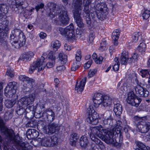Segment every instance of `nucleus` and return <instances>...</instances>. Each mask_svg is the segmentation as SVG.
<instances>
[{"instance_id":"a211bd4d","label":"nucleus","mask_w":150,"mask_h":150,"mask_svg":"<svg viewBox=\"0 0 150 150\" xmlns=\"http://www.w3.org/2000/svg\"><path fill=\"white\" fill-rule=\"evenodd\" d=\"M87 77H84L81 81H78L75 85V90L79 93H81L83 91L86 81Z\"/></svg>"},{"instance_id":"338daca9","label":"nucleus","mask_w":150,"mask_h":150,"mask_svg":"<svg viewBox=\"0 0 150 150\" xmlns=\"http://www.w3.org/2000/svg\"><path fill=\"white\" fill-rule=\"evenodd\" d=\"M65 69V67L62 65L61 66H58L57 67V69L58 71H61L64 70Z\"/></svg>"},{"instance_id":"680f3d73","label":"nucleus","mask_w":150,"mask_h":150,"mask_svg":"<svg viewBox=\"0 0 150 150\" xmlns=\"http://www.w3.org/2000/svg\"><path fill=\"white\" fill-rule=\"evenodd\" d=\"M120 64V63L118 62L117 64L115 63L113 66V69L114 71H117L119 70Z\"/></svg>"},{"instance_id":"603ef678","label":"nucleus","mask_w":150,"mask_h":150,"mask_svg":"<svg viewBox=\"0 0 150 150\" xmlns=\"http://www.w3.org/2000/svg\"><path fill=\"white\" fill-rule=\"evenodd\" d=\"M6 74L11 78L13 77L14 73L13 69L11 68H8L6 72Z\"/></svg>"},{"instance_id":"b1692460","label":"nucleus","mask_w":150,"mask_h":150,"mask_svg":"<svg viewBox=\"0 0 150 150\" xmlns=\"http://www.w3.org/2000/svg\"><path fill=\"white\" fill-rule=\"evenodd\" d=\"M17 36H16L14 34V30L12 34L11 35L10 37V42L11 45L15 48H18L20 47L18 43Z\"/></svg>"},{"instance_id":"412c9836","label":"nucleus","mask_w":150,"mask_h":150,"mask_svg":"<svg viewBox=\"0 0 150 150\" xmlns=\"http://www.w3.org/2000/svg\"><path fill=\"white\" fill-rule=\"evenodd\" d=\"M42 116L46 117L47 119L50 122L53 121L55 118L54 113L50 109L46 110L42 113Z\"/></svg>"},{"instance_id":"6ab92c4d","label":"nucleus","mask_w":150,"mask_h":150,"mask_svg":"<svg viewBox=\"0 0 150 150\" xmlns=\"http://www.w3.org/2000/svg\"><path fill=\"white\" fill-rule=\"evenodd\" d=\"M134 88L136 93L139 94L141 96L147 97L149 95V91L146 88H143L139 85L134 87Z\"/></svg>"},{"instance_id":"7ed1b4c3","label":"nucleus","mask_w":150,"mask_h":150,"mask_svg":"<svg viewBox=\"0 0 150 150\" xmlns=\"http://www.w3.org/2000/svg\"><path fill=\"white\" fill-rule=\"evenodd\" d=\"M93 101V106L95 108L99 106L101 107H106L110 105L112 103L111 98L108 96H104L102 94L96 93L94 94Z\"/></svg>"},{"instance_id":"f8f14e48","label":"nucleus","mask_w":150,"mask_h":150,"mask_svg":"<svg viewBox=\"0 0 150 150\" xmlns=\"http://www.w3.org/2000/svg\"><path fill=\"white\" fill-rule=\"evenodd\" d=\"M127 95V103L132 106L138 107L141 101V99L138 97H136L132 91L129 92Z\"/></svg>"},{"instance_id":"473e14b6","label":"nucleus","mask_w":150,"mask_h":150,"mask_svg":"<svg viewBox=\"0 0 150 150\" xmlns=\"http://www.w3.org/2000/svg\"><path fill=\"white\" fill-rule=\"evenodd\" d=\"M96 145L93 144L91 146V150H102L104 148V146L101 142L100 144L95 143Z\"/></svg>"},{"instance_id":"de8ad7c7","label":"nucleus","mask_w":150,"mask_h":150,"mask_svg":"<svg viewBox=\"0 0 150 150\" xmlns=\"http://www.w3.org/2000/svg\"><path fill=\"white\" fill-rule=\"evenodd\" d=\"M80 62L75 61L74 62L71 66V70L72 71H76L80 66Z\"/></svg>"},{"instance_id":"58836bf2","label":"nucleus","mask_w":150,"mask_h":150,"mask_svg":"<svg viewBox=\"0 0 150 150\" xmlns=\"http://www.w3.org/2000/svg\"><path fill=\"white\" fill-rule=\"evenodd\" d=\"M137 145L139 149H137L136 150H150L149 147H146L144 144L141 142H137Z\"/></svg>"},{"instance_id":"f3484780","label":"nucleus","mask_w":150,"mask_h":150,"mask_svg":"<svg viewBox=\"0 0 150 150\" xmlns=\"http://www.w3.org/2000/svg\"><path fill=\"white\" fill-rule=\"evenodd\" d=\"M58 14L59 21L63 25H67L69 23V18L67 11L62 10L60 11Z\"/></svg>"},{"instance_id":"0e129e2a","label":"nucleus","mask_w":150,"mask_h":150,"mask_svg":"<svg viewBox=\"0 0 150 150\" xmlns=\"http://www.w3.org/2000/svg\"><path fill=\"white\" fill-rule=\"evenodd\" d=\"M94 38V34L93 32L91 33L89 35V40L90 42H93Z\"/></svg>"},{"instance_id":"0eeeda50","label":"nucleus","mask_w":150,"mask_h":150,"mask_svg":"<svg viewBox=\"0 0 150 150\" xmlns=\"http://www.w3.org/2000/svg\"><path fill=\"white\" fill-rule=\"evenodd\" d=\"M58 31L68 40L75 39V36L73 24H70L64 28H59L58 29Z\"/></svg>"},{"instance_id":"9d476101","label":"nucleus","mask_w":150,"mask_h":150,"mask_svg":"<svg viewBox=\"0 0 150 150\" xmlns=\"http://www.w3.org/2000/svg\"><path fill=\"white\" fill-rule=\"evenodd\" d=\"M58 138L55 136L51 137H46L42 138L41 141L42 146L46 147H51L56 145L57 143Z\"/></svg>"},{"instance_id":"bf43d9fd","label":"nucleus","mask_w":150,"mask_h":150,"mask_svg":"<svg viewBox=\"0 0 150 150\" xmlns=\"http://www.w3.org/2000/svg\"><path fill=\"white\" fill-rule=\"evenodd\" d=\"M92 61L91 60H89L84 65V68L86 69H87L89 68L92 64Z\"/></svg>"},{"instance_id":"423d86ee","label":"nucleus","mask_w":150,"mask_h":150,"mask_svg":"<svg viewBox=\"0 0 150 150\" xmlns=\"http://www.w3.org/2000/svg\"><path fill=\"white\" fill-rule=\"evenodd\" d=\"M0 129L2 135L9 141H13L15 137L14 130L4 125L3 120L0 117Z\"/></svg>"},{"instance_id":"8fccbe9b","label":"nucleus","mask_w":150,"mask_h":150,"mask_svg":"<svg viewBox=\"0 0 150 150\" xmlns=\"http://www.w3.org/2000/svg\"><path fill=\"white\" fill-rule=\"evenodd\" d=\"M97 71V68L90 69L88 74V77L90 78L93 76L96 73Z\"/></svg>"},{"instance_id":"e2e57ef3","label":"nucleus","mask_w":150,"mask_h":150,"mask_svg":"<svg viewBox=\"0 0 150 150\" xmlns=\"http://www.w3.org/2000/svg\"><path fill=\"white\" fill-rule=\"evenodd\" d=\"M26 126L27 127H33L35 126V124L34 123V122L33 121H31L29 122L26 124Z\"/></svg>"},{"instance_id":"c85d7f7f","label":"nucleus","mask_w":150,"mask_h":150,"mask_svg":"<svg viewBox=\"0 0 150 150\" xmlns=\"http://www.w3.org/2000/svg\"><path fill=\"white\" fill-rule=\"evenodd\" d=\"M122 111V106L119 103L115 104L114 106L113 111L117 116H120Z\"/></svg>"},{"instance_id":"f704fd0d","label":"nucleus","mask_w":150,"mask_h":150,"mask_svg":"<svg viewBox=\"0 0 150 150\" xmlns=\"http://www.w3.org/2000/svg\"><path fill=\"white\" fill-rule=\"evenodd\" d=\"M51 45L54 50L57 51L59 48L60 43L59 41L55 40L51 42Z\"/></svg>"},{"instance_id":"69168bd1","label":"nucleus","mask_w":150,"mask_h":150,"mask_svg":"<svg viewBox=\"0 0 150 150\" xmlns=\"http://www.w3.org/2000/svg\"><path fill=\"white\" fill-rule=\"evenodd\" d=\"M96 9L97 10L99 11H103L102 6L100 4H97L96 6Z\"/></svg>"},{"instance_id":"393cba45","label":"nucleus","mask_w":150,"mask_h":150,"mask_svg":"<svg viewBox=\"0 0 150 150\" xmlns=\"http://www.w3.org/2000/svg\"><path fill=\"white\" fill-rule=\"evenodd\" d=\"M120 63L122 65H125L128 61L129 62V58L128 55V52L125 51H124L122 52L120 59Z\"/></svg>"},{"instance_id":"4468645a","label":"nucleus","mask_w":150,"mask_h":150,"mask_svg":"<svg viewBox=\"0 0 150 150\" xmlns=\"http://www.w3.org/2000/svg\"><path fill=\"white\" fill-rule=\"evenodd\" d=\"M150 129V122H141L137 124V130L141 133H146Z\"/></svg>"},{"instance_id":"ea45409f","label":"nucleus","mask_w":150,"mask_h":150,"mask_svg":"<svg viewBox=\"0 0 150 150\" xmlns=\"http://www.w3.org/2000/svg\"><path fill=\"white\" fill-rule=\"evenodd\" d=\"M44 108V104L41 102L37 104L36 105L35 111L38 113H41L42 111V109Z\"/></svg>"},{"instance_id":"aec40b11","label":"nucleus","mask_w":150,"mask_h":150,"mask_svg":"<svg viewBox=\"0 0 150 150\" xmlns=\"http://www.w3.org/2000/svg\"><path fill=\"white\" fill-rule=\"evenodd\" d=\"M16 90L15 89H11L8 87H6L4 89V94L9 98H13L15 100L18 98V96L16 94Z\"/></svg>"},{"instance_id":"a878e982","label":"nucleus","mask_w":150,"mask_h":150,"mask_svg":"<svg viewBox=\"0 0 150 150\" xmlns=\"http://www.w3.org/2000/svg\"><path fill=\"white\" fill-rule=\"evenodd\" d=\"M48 6L50 11L49 16L50 18H53L56 15V5L54 3H50L48 4Z\"/></svg>"},{"instance_id":"052dcab7","label":"nucleus","mask_w":150,"mask_h":150,"mask_svg":"<svg viewBox=\"0 0 150 150\" xmlns=\"http://www.w3.org/2000/svg\"><path fill=\"white\" fill-rule=\"evenodd\" d=\"M103 60V58L102 57L100 56L97 58L95 61V62L97 64H100L102 63Z\"/></svg>"},{"instance_id":"20e7f679","label":"nucleus","mask_w":150,"mask_h":150,"mask_svg":"<svg viewBox=\"0 0 150 150\" xmlns=\"http://www.w3.org/2000/svg\"><path fill=\"white\" fill-rule=\"evenodd\" d=\"M74 9L73 11L74 17L77 25L80 28H83L84 25L82 19L81 17V10L83 8L82 6V0H74Z\"/></svg>"},{"instance_id":"ddd939ff","label":"nucleus","mask_w":150,"mask_h":150,"mask_svg":"<svg viewBox=\"0 0 150 150\" xmlns=\"http://www.w3.org/2000/svg\"><path fill=\"white\" fill-rule=\"evenodd\" d=\"M91 1L90 0H83V4L84 6L83 15L86 18L87 24L90 26L91 23L90 16V10L89 5Z\"/></svg>"},{"instance_id":"bb28decb","label":"nucleus","mask_w":150,"mask_h":150,"mask_svg":"<svg viewBox=\"0 0 150 150\" xmlns=\"http://www.w3.org/2000/svg\"><path fill=\"white\" fill-rule=\"evenodd\" d=\"M17 108V113L19 115H21L25 112L26 110L29 109L30 111H33L34 106H29L26 108H24L21 106H18Z\"/></svg>"},{"instance_id":"79ce46f5","label":"nucleus","mask_w":150,"mask_h":150,"mask_svg":"<svg viewBox=\"0 0 150 150\" xmlns=\"http://www.w3.org/2000/svg\"><path fill=\"white\" fill-rule=\"evenodd\" d=\"M16 100L13 98L11 100H7L5 104L6 107L8 108L12 107L15 104Z\"/></svg>"},{"instance_id":"c756f323","label":"nucleus","mask_w":150,"mask_h":150,"mask_svg":"<svg viewBox=\"0 0 150 150\" xmlns=\"http://www.w3.org/2000/svg\"><path fill=\"white\" fill-rule=\"evenodd\" d=\"M34 55V53L31 51H29L26 52L22 55L21 58L24 60H30L33 58Z\"/></svg>"},{"instance_id":"9b49d317","label":"nucleus","mask_w":150,"mask_h":150,"mask_svg":"<svg viewBox=\"0 0 150 150\" xmlns=\"http://www.w3.org/2000/svg\"><path fill=\"white\" fill-rule=\"evenodd\" d=\"M4 17L3 19H0V36H4L6 39V34L9 30L8 26V21Z\"/></svg>"},{"instance_id":"a19ab883","label":"nucleus","mask_w":150,"mask_h":150,"mask_svg":"<svg viewBox=\"0 0 150 150\" xmlns=\"http://www.w3.org/2000/svg\"><path fill=\"white\" fill-rule=\"evenodd\" d=\"M107 14V13L103 11H99L97 13V16L98 18L101 20H103L104 19Z\"/></svg>"},{"instance_id":"f03ea898","label":"nucleus","mask_w":150,"mask_h":150,"mask_svg":"<svg viewBox=\"0 0 150 150\" xmlns=\"http://www.w3.org/2000/svg\"><path fill=\"white\" fill-rule=\"evenodd\" d=\"M110 129H104L101 126L94 127H91L88 130V133L91 139L95 143H101V141L97 138L98 137L101 139L105 140L106 137L110 132Z\"/></svg>"},{"instance_id":"39448f33","label":"nucleus","mask_w":150,"mask_h":150,"mask_svg":"<svg viewBox=\"0 0 150 150\" xmlns=\"http://www.w3.org/2000/svg\"><path fill=\"white\" fill-rule=\"evenodd\" d=\"M120 131L116 128L110 129L107 137L105 140V142L108 144H112L117 147L120 146V144L118 143L115 139L118 135H120Z\"/></svg>"},{"instance_id":"37998d69","label":"nucleus","mask_w":150,"mask_h":150,"mask_svg":"<svg viewBox=\"0 0 150 150\" xmlns=\"http://www.w3.org/2000/svg\"><path fill=\"white\" fill-rule=\"evenodd\" d=\"M106 40L105 39H103L100 43V46L98 50L101 51H103L106 50Z\"/></svg>"},{"instance_id":"3c124183","label":"nucleus","mask_w":150,"mask_h":150,"mask_svg":"<svg viewBox=\"0 0 150 150\" xmlns=\"http://www.w3.org/2000/svg\"><path fill=\"white\" fill-rule=\"evenodd\" d=\"M0 6L2 14H3V13L6 14L8 12V6L5 5H1Z\"/></svg>"},{"instance_id":"09e8293b","label":"nucleus","mask_w":150,"mask_h":150,"mask_svg":"<svg viewBox=\"0 0 150 150\" xmlns=\"http://www.w3.org/2000/svg\"><path fill=\"white\" fill-rule=\"evenodd\" d=\"M6 87H8L11 89H15L16 90L17 88V83L15 81L9 82L8 83Z\"/></svg>"},{"instance_id":"1a4fd4ad","label":"nucleus","mask_w":150,"mask_h":150,"mask_svg":"<svg viewBox=\"0 0 150 150\" xmlns=\"http://www.w3.org/2000/svg\"><path fill=\"white\" fill-rule=\"evenodd\" d=\"M35 96L36 94L33 93L30 95L28 96H26L21 98L18 101V105L21 106L24 108L30 106V104L33 103Z\"/></svg>"},{"instance_id":"2f4dec72","label":"nucleus","mask_w":150,"mask_h":150,"mask_svg":"<svg viewBox=\"0 0 150 150\" xmlns=\"http://www.w3.org/2000/svg\"><path fill=\"white\" fill-rule=\"evenodd\" d=\"M0 45L6 50L8 47V45L7 42V40L5 38L4 36H0Z\"/></svg>"},{"instance_id":"13d9d810","label":"nucleus","mask_w":150,"mask_h":150,"mask_svg":"<svg viewBox=\"0 0 150 150\" xmlns=\"http://www.w3.org/2000/svg\"><path fill=\"white\" fill-rule=\"evenodd\" d=\"M122 82H120L117 85V88L120 89L122 91H123L125 90V84L124 83L122 84L121 86L120 87V86Z\"/></svg>"},{"instance_id":"864d4df0","label":"nucleus","mask_w":150,"mask_h":150,"mask_svg":"<svg viewBox=\"0 0 150 150\" xmlns=\"http://www.w3.org/2000/svg\"><path fill=\"white\" fill-rule=\"evenodd\" d=\"M81 52L80 50H78L75 54L76 61L79 62L81 60Z\"/></svg>"},{"instance_id":"dca6fc26","label":"nucleus","mask_w":150,"mask_h":150,"mask_svg":"<svg viewBox=\"0 0 150 150\" xmlns=\"http://www.w3.org/2000/svg\"><path fill=\"white\" fill-rule=\"evenodd\" d=\"M14 34L18 37V43L20 47L23 46L25 44L26 38L24 33L18 29L14 30Z\"/></svg>"},{"instance_id":"6e6d98bb","label":"nucleus","mask_w":150,"mask_h":150,"mask_svg":"<svg viewBox=\"0 0 150 150\" xmlns=\"http://www.w3.org/2000/svg\"><path fill=\"white\" fill-rule=\"evenodd\" d=\"M137 54H134L132 57L129 58V63H131L132 62H136L137 59Z\"/></svg>"},{"instance_id":"4d7b16f0","label":"nucleus","mask_w":150,"mask_h":150,"mask_svg":"<svg viewBox=\"0 0 150 150\" xmlns=\"http://www.w3.org/2000/svg\"><path fill=\"white\" fill-rule=\"evenodd\" d=\"M139 33L136 32L133 34L132 38L133 41L135 42L138 40L139 36Z\"/></svg>"},{"instance_id":"f257e3e1","label":"nucleus","mask_w":150,"mask_h":150,"mask_svg":"<svg viewBox=\"0 0 150 150\" xmlns=\"http://www.w3.org/2000/svg\"><path fill=\"white\" fill-rule=\"evenodd\" d=\"M47 60V54L44 53L41 57L40 59H38L35 62H33L30 65L29 73L30 74L32 73L36 69H38V71L42 70L44 69L46 65L47 68L53 67L55 64V61L50 59V61H48V62L47 63L46 62Z\"/></svg>"},{"instance_id":"e433bc0d","label":"nucleus","mask_w":150,"mask_h":150,"mask_svg":"<svg viewBox=\"0 0 150 150\" xmlns=\"http://www.w3.org/2000/svg\"><path fill=\"white\" fill-rule=\"evenodd\" d=\"M59 57L60 61V62L62 64L66 63L67 60V56L63 52H60L59 54Z\"/></svg>"},{"instance_id":"4c0bfd02","label":"nucleus","mask_w":150,"mask_h":150,"mask_svg":"<svg viewBox=\"0 0 150 150\" xmlns=\"http://www.w3.org/2000/svg\"><path fill=\"white\" fill-rule=\"evenodd\" d=\"M146 45V43L144 42H141L140 43L137 47V50L141 53H142L145 52Z\"/></svg>"},{"instance_id":"2eb2a0df","label":"nucleus","mask_w":150,"mask_h":150,"mask_svg":"<svg viewBox=\"0 0 150 150\" xmlns=\"http://www.w3.org/2000/svg\"><path fill=\"white\" fill-rule=\"evenodd\" d=\"M59 129L58 125L54 123L49 124L44 127V132L48 134H52L56 131H58Z\"/></svg>"},{"instance_id":"49530a36","label":"nucleus","mask_w":150,"mask_h":150,"mask_svg":"<svg viewBox=\"0 0 150 150\" xmlns=\"http://www.w3.org/2000/svg\"><path fill=\"white\" fill-rule=\"evenodd\" d=\"M120 32L119 30H116L114 31L112 34V40H118L120 35Z\"/></svg>"},{"instance_id":"c03bdc74","label":"nucleus","mask_w":150,"mask_h":150,"mask_svg":"<svg viewBox=\"0 0 150 150\" xmlns=\"http://www.w3.org/2000/svg\"><path fill=\"white\" fill-rule=\"evenodd\" d=\"M56 54L55 53L50 52L49 54L47 55V60L50 61V60L51 59L52 60L55 61L56 58Z\"/></svg>"},{"instance_id":"5701e85b","label":"nucleus","mask_w":150,"mask_h":150,"mask_svg":"<svg viewBox=\"0 0 150 150\" xmlns=\"http://www.w3.org/2000/svg\"><path fill=\"white\" fill-rule=\"evenodd\" d=\"M19 80L23 82L27 83L28 84H31V88H33V86L35 84V80L31 79L29 78L25 75H21L19 77Z\"/></svg>"},{"instance_id":"72a5a7b5","label":"nucleus","mask_w":150,"mask_h":150,"mask_svg":"<svg viewBox=\"0 0 150 150\" xmlns=\"http://www.w3.org/2000/svg\"><path fill=\"white\" fill-rule=\"evenodd\" d=\"M80 144L82 147H85L87 145L88 141L86 137L85 136H82L80 139Z\"/></svg>"},{"instance_id":"c9c22d12","label":"nucleus","mask_w":150,"mask_h":150,"mask_svg":"<svg viewBox=\"0 0 150 150\" xmlns=\"http://www.w3.org/2000/svg\"><path fill=\"white\" fill-rule=\"evenodd\" d=\"M107 113H105L103 116L104 120H103V122L105 124H110V122H112V119L110 117V114H108L107 116L106 115Z\"/></svg>"},{"instance_id":"7c9ffc66","label":"nucleus","mask_w":150,"mask_h":150,"mask_svg":"<svg viewBox=\"0 0 150 150\" xmlns=\"http://www.w3.org/2000/svg\"><path fill=\"white\" fill-rule=\"evenodd\" d=\"M28 144L24 142L18 143L15 145V146L17 149L19 150H29L27 147Z\"/></svg>"},{"instance_id":"6e6552de","label":"nucleus","mask_w":150,"mask_h":150,"mask_svg":"<svg viewBox=\"0 0 150 150\" xmlns=\"http://www.w3.org/2000/svg\"><path fill=\"white\" fill-rule=\"evenodd\" d=\"M94 107L90 105L87 109V121L88 122L93 125H96L98 122V115L95 111Z\"/></svg>"},{"instance_id":"5fc2aeb1","label":"nucleus","mask_w":150,"mask_h":150,"mask_svg":"<svg viewBox=\"0 0 150 150\" xmlns=\"http://www.w3.org/2000/svg\"><path fill=\"white\" fill-rule=\"evenodd\" d=\"M149 71V70L147 69L142 70L140 71V73L142 76L144 77L148 76Z\"/></svg>"},{"instance_id":"4be33fe9","label":"nucleus","mask_w":150,"mask_h":150,"mask_svg":"<svg viewBox=\"0 0 150 150\" xmlns=\"http://www.w3.org/2000/svg\"><path fill=\"white\" fill-rule=\"evenodd\" d=\"M38 132L33 129H30L26 132L27 137L28 139H33L37 138L39 136Z\"/></svg>"},{"instance_id":"a18cd8bd","label":"nucleus","mask_w":150,"mask_h":150,"mask_svg":"<svg viewBox=\"0 0 150 150\" xmlns=\"http://www.w3.org/2000/svg\"><path fill=\"white\" fill-rule=\"evenodd\" d=\"M142 15L144 19H147L150 16V9H145Z\"/></svg>"},{"instance_id":"774afa93","label":"nucleus","mask_w":150,"mask_h":150,"mask_svg":"<svg viewBox=\"0 0 150 150\" xmlns=\"http://www.w3.org/2000/svg\"><path fill=\"white\" fill-rule=\"evenodd\" d=\"M47 36L46 33L43 32H41L39 34V36L42 39H44Z\"/></svg>"},{"instance_id":"cd10ccee","label":"nucleus","mask_w":150,"mask_h":150,"mask_svg":"<svg viewBox=\"0 0 150 150\" xmlns=\"http://www.w3.org/2000/svg\"><path fill=\"white\" fill-rule=\"evenodd\" d=\"M79 139L77 134L72 133L70 135V144L72 145H75Z\"/></svg>"}]
</instances>
